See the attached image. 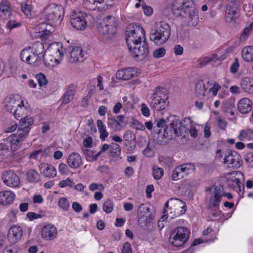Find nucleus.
<instances>
[{"instance_id": "nucleus-1", "label": "nucleus", "mask_w": 253, "mask_h": 253, "mask_svg": "<svg viewBox=\"0 0 253 253\" xmlns=\"http://www.w3.org/2000/svg\"><path fill=\"white\" fill-rule=\"evenodd\" d=\"M171 10L175 16L187 18L188 26L195 27L198 24V12L193 0H175Z\"/></svg>"}, {"instance_id": "nucleus-2", "label": "nucleus", "mask_w": 253, "mask_h": 253, "mask_svg": "<svg viewBox=\"0 0 253 253\" xmlns=\"http://www.w3.org/2000/svg\"><path fill=\"white\" fill-rule=\"evenodd\" d=\"M125 35L128 48H131L132 45L143 42L142 39H145L143 28L136 24L132 23L128 25L126 28Z\"/></svg>"}, {"instance_id": "nucleus-3", "label": "nucleus", "mask_w": 253, "mask_h": 253, "mask_svg": "<svg viewBox=\"0 0 253 253\" xmlns=\"http://www.w3.org/2000/svg\"><path fill=\"white\" fill-rule=\"evenodd\" d=\"M188 128L178 119H174L164 128L163 137L167 139L181 136L188 132Z\"/></svg>"}, {"instance_id": "nucleus-4", "label": "nucleus", "mask_w": 253, "mask_h": 253, "mask_svg": "<svg viewBox=\"0 0 253 253\" xmlns=\"http://www.w3.org/2000/svg\"><path fill=\"white\" fill-rule=\"evenodd\" d=\"M170 35V26L166 23L161 22L155 29L151 30L150 39L155 44L160 45L168 40Z\"/></svg>"}, {"instance_id": "nucleus-5", "label": "nucleus", "mask_w": 253, "mask_h": 253, "mask_svg": "<svg viewBox=\"0 0 253 253\" xmlns=\"http://www.w3.org/2000/svg\"><path fill=\"white\" fill-rule=\"evenodd\" d=\"M25 126V122L22 121L20 124L18 125L17 132L10 135L6 139L7 141L10 144L11 150L13 151L19 148L20 142L25 140L30 131V127H26Z\"/></svg>"}, {"instance_id": "nucleus-6", "label": "nucleus", "mask_w": 253, "mask_h": 253, "mask_svg": "<svg viewBox=\"0 0 253 253\" xmlns=\"http://www.w3.org/2000/svg\"><path fill=\"white\" fill-rule=\"evenodd\" d=\"M190 235V230L183 226H179L171 232L169 238V242L176 247L182 246L188 240Z\"/></svg>"}, {"instance_id": "nucleus-7", "label": "nucleus", "mask_w": 253, "mask_h": 253, "mask_svg": "<svg viewBox=\"0 0 253 253\" xmlns=\"http://www.w3.org/2000/svg\"><path fill=\"white\" fill-rule=\"evenodd\" d=\"M97 28L100 33L105 38H111L117 31L115 18L112 16H107L99 23Z\"/></svg>"}, {"instance_id": "nucleus-8", "label": "nucleus", "mask_w": 253, "mask_h": 253, "mask_svg": "<svg viewBox=\"0 0 253 253\" xmlns=\"http://www.w3.org/2000/svg\"><path fill=\"white\" fill-rule=\"evenodd\" d=\"M43 12L46 20L50 23H54L60 20L63 10L61 5L51 3L44 9Z\"/></svg>"}, {"instance_id": "nucleus-9", "label": "nucleus", "mask_w": 253, "mask_h": 253, "mask_svg": "<svg viewBox=\"0 0 253 253\" xmlns=\"http://www.w3.org/2000/svg\"><path fill=\"white\" fill-rule=\"evenodd\" d=\"M132 55L136 60H142L146 58L149 54V50L148 43L145 42V39L143 42H140L128 48Z\"/></svg>"}, {"instance_id": "nucleus-10", "label": "nucleus", "mask_w": 253, "mask_h": 253, "mask_svg": "<svg viewBox=\"0 0 253 253\" xmlns=\"http://www.w3.org/2000/svg\"><path fill=\"white\" fill-rule=\"evenodd\" d=\"M29 111L28 109L23 105V102L19 103V106L14 109L13 115L17 120L20 119L19 124H20L22 121L25 122V126L30 127L33 124L34 120L31 117H28Z\"/></svg>"}, {"instance_id": "nucleus-11", "label": "nucleus", "mask_w": 253, "mask_h": 253, "mask_svg": "<svg viewBox=\"0 0 253 253\" xmlns=\"http://www.w3.org/2000/svg\"><path fill=\"white\" fill-rule=\"evenodd\" d=\"M223 162L229 167L237 169L242 165V161L240 155L235 151L228 149L226 151Z\"/></svg>"}, {"instance_id": "nucleus-12", "label": "nucleus", "mask_w": 253, "mask_h": 253, "mask_svg": "<svg viewBox=\"0 0 253 253\" xmlns=\"http://www.w3.org/2000/svg\"><path fill=\"white\" fill-rule=\"evenodd\" d=\"M87 14L83 11H79L73 15L71 18V24L78 30H84L87 26Z\"/></svg>"}, {"instance_id": "nucleus-13", "label": "nucleus", "mask_w": 253, "mask_h": 253, "mask_svg": "<svg viewBox=\"0 0 253 253\" xmlns=\"http://www.w3.org/2000/svg\"><path fill=\"white\" fill-rule=\"evenodd\" d=\"M1 179L3 182L7 186L17 187L20 183L18 175L9 170L4 171L1 174Z\"/></svg>"}, {"instance_id": "nucleus-14", "label": "nucleus", "mask_w": 253, "mask_h": 253, "mask_svg": "<svg viewBox=\"0 0 253 253\" xmlns=\"http://www.w3.org/2000/svg\"><path fill=\"white\" fill-rule=\"evenodd\" d=\"M35 53L37 56H39L40 58L43 60L45 65L47 66H53L52 63L48 62L47 58H45V52L44 51V45L42 42H36L34 43L32 46L28 47Z\"/></svg>"}, {"instance_id": "nucleus-15", "label": "nucleus", "mask_w": 253, "mask_h": 253, "mask_svg": "<svg viewBox=\"0 0 253 253\" xmlns=\"http://www.w3.org/2000/svg\"><path fill=\"white\" fill-rule=\"evenodd\" d=\"M20 59L29 64H34L42 61L39 56H37L30 49L25 48L20 52Z\"/></svg>"}, {"instance_id": "nucleus-16", "label": "nucleus", "mask_w": 253, "mask_h": 253, "mask_svg": "<svg viewBox=\"0 0 253 253\" xmlns=\"http://www.w3.org/2000/svg\"><path fill=\"white\" fill-rule=\"evenodd\" d=\"M67 59L70 63L82 62L84 60V53L81 47L79 46L73 47L71 51L67 55Z\"/></svg>"}, {"instance_id": "nucleus-17", "label": "nucleus", "mask_w": 253, "mask_h": 253, "mask_svg": "<svg viewBox=\"0 0 253 253\" xmlns=\"http://www.w3.org/2000/svg\"><path fill=\"white\" fill-rule=\"evenodd\" d=\"M238 9L233 3L227 5L225 19L228 23H235L239 16Z\"/></svg>"}, {"instance_id": "nucleus-18", "label": "nucleus", "mask_w": 253, "mask_h": 253, "mask_svg": "<svg viewBox=\"0 0 253 253\" xmlns=\"http://www.w3.org/2000/svg\"><path fill=\"white\" fill-rule=\"evenodd\" d=\"M223 196V193L219 187L217 186L213 191V196L211 198L209 209H214L215 210L219 208L221 198Z\"/></svg>"}, {"instance_id": "nucleus-19", "label": "nucleus", "mask_w": 253, "mask_h": 253, "mask_svg": "<svg viewBox=\"0 0 253 253\" xmlns=\"http://www.w3.org/2000/svg\"><path fill=\"white\" fill-rule=\"evenodd\" d=\"M41 235L46 240H53L57 235L56 228L51 224L45 225L42 229Z\"/></svg>"}, {"instance_id": "nucleus-20", "label": "nucleus", "mask_w": 253, "mask_h": 253, "mask_svg": "<svg viewBox=\"0 0 253 253\" xmlns=\"http://www.w3.org/2000/svg\"><path fill=\"white\" fill-rule=\"evenodd\" d=\"M41 173L46 177H54L56 175V170L51 165L46 163L41 164L39 166Z\"/></svg>"}, {"instance_id": "nucleus-21", "label": "nucleus", "mask_w": 253, "mask_h": 253, "mask_svg": "<svg viewBox=\"0 0 253 253\" xmlns=\"http://www.w3.org/2000/svg\"><path fill=\"white\" fill-rule=\"evenodd\" d=\"M252 102L250 99L245 97L238 102V109L242 114H247L252 110Z\"/></svg>"}, {"instance_id": "nucleus-22", "label": "nucleus", "mask_w": 253, "mask_h": 253, "mask_svg": "<svg viewBox=\"0 0 253 253\" xmlns=\"http://www.w3.org/2000/svg\"><path fill=\"white\" fill-rule=\"evenodd\" d=\"M67 163L70 168L72 169L78 168L82 164L81 157L78 153L73 152L68 156Z\"/></svg>"}, {"instance_id": "nucleus-23", "label": "nucleus", "mask_w": 253, "mask_h": 253, "mask_svg": "<svg viewBox=\"0 0 253 253\" xmlns=\"http://www.w3.org/2000/svg\"><path fill=\"white\" fill-rule=\"evenodd\" d=\"M135 72L132 68H128L124 70H118L116 73V78L119 80H128L133 78Z\"/></svg>"}, {"instance_id": "nucleus-24", "label": "nucleus", "mask_w": 253, "mask_h": 253, "mask_svg": "<svg viewBox=\"0 0 253 253\" xmlns=\"http://www.w3.org/2000/svg\"><path fill=\"white\" fill-rule=\"evenodd\" d=\"M15 198V194L11 191L0 192V205L6 206L11 204Z\"/></svg>"}, {"instance_id": "nucleus-25", "label": "nucleus", "mask_w": 253, "mask_h": 253, "mask_svg": "<svg viewBox=\"0 0 253 253\" xmlns=\"http://www.w3.org/2000/svg\"><path fill=\"white\" fill-rule=\"evenodd\" d=\"M22 228L16 225L12 226L8 232V238L12 240V242H16L19 240L22 236Z\"/></svg>"}, {"instance_id": "nucleus-26", "label": "nucleus", "mask_w": 253, "mask_h": 253, "mask_svg": "<svg viewBox=\"0 0 253 253\" xmlns=\"http://www.w3.org/2000/svg\"><path fill=\"white\" fill-rule=\"evenodd\" d=\"M77 89V86L75 84H72L69 85L62 96V103L64 104L69 103L74 98Z\"/></svg>"}, {"instance_id": "nucleus-27", "label": "nucleus", "mask_w": 253, "mask_h": 253, "mask_svg": "<svg viewBox=\"0 0 253 253\" xmlns=\"http://www.w3.org/2000/svg\"><path fill=\"white\" fill-rule=\"evenodd\" d=\"M150 107L154 110L160 111L165 109L167 104L165 98H150Z\"/></svg>"}, {"instance_id": "nucleus-28", "label": "nucleus", "mask_w": 253, "mask_h": 253, "mask_svg": "<svg viewBox=\"0 0 253 253\" xmlns=\"http://www.w3.org/2000/svg\"><path fill=\"white\" fill-rule=\"evenodd\" d=\"M241 86L242 89L250 94H253V79L245 77L241 81Z\"/></svg>"}, {"instance_id": "nucleus-29", "label": "nucleus", "mask_w": 253, "mask_h": 253, "mask_svg": "<svg viewBox=\"0 0 253 253\" xmlns=\"http://www.w3.org/2000/svg\"><path fill=\"white\" fill-rule=\"evenodd\" d=\"M169 202L170 203L171 205L176 206L178 207H181L182 210L180 211V213L178 214V215L180 214H183L185 213V212L186 211V205H185V203H184L183 201H182L180 200H179L178 199L176 198H170L169 201H168L164 205V209L166 210V208H167L169 207Z\"/></svg>"}, {"instance_id": "nucleus-30", "label": "nucleus", "mask_w": 253, "mask_h": 253, "mask_svg": "<svg viewBox=\"0 0 253 253\" xmlns=\"http://www.w3.org/2000/svg\"><path fill=\"white\" fill-rule=\"evenodd\" d=\"M23 101L16 100L14 97H10L5 101L4 108L6 110L13 114L12 110H14L17 106H19V103H22Z\"/></svg>"}, {"instance_id": "nucleus-31", "label": "nucleus", "mask_w": 253, "mask_h": 253, "mask_svg": "<svg viewBox=\"0 0 253 253\" xmlns=\"http://www.w3.org/2000/svg\"><path fill=\"white\" fill-rule=\"evenodd\" d=\"M242 57L244 61L249 62L253 60V46L244 47L242 50Z\"/></svg>"}, {"instance_id": "nucleus-32", "label": "nucleus", "mask_w": 253, "mask_h": 253, "mask_svg": "<svg viewBox=\"0 0 253 253\" xmlns=\"http://www.w3.org/2000/svg\"><path fill=\"white\" fill-rule=\"evenodd\" d=\"M206 90L205 84L203 80H200L195 84V94L200 99L203 98L205 95Z\"/></svg>"}, {"instance_id": "nucleus-33", "label": "nucleus", "mask_w": 253, "mask_h": 253, "mask_svg": "<svg viewBox=\"0 0 253 253\" xmlns=\"http://www.w3.org/2000/svg\"><path fill=\"white\" fill-rule=\"evenodd\" d=\"M229 187L237 192H240L242 189H244V186L238 178H235L228 180Z\"/></svg>"}, {"instance_id": "nucleus-34", "label": "nucleus", "mask_w": 253, "mask_h": 253, "mask_svg": "<svg viewBox=\"0 0 253 253\" xmlns=\"http://www.w3.org/2000/svg\"><path fill=\"white\" fill-rule=\"evenodd\" d=\"M38 27L39 30V33H41V36H44L46 38V36L53 32V28L50 24H46L45 23L40 24Z\"/></svg>"}, {"instance_id": "nucleus-35", "label": "nucleus", "mask_w": 253, "mask_h": 253, "mask_svg": "<svg viewBox=\"0 0 253 253\" xmlns=\"http://www.w3.org/2000/svg\"><path fill=\"white\" fill-rule=\"evenodd\" d=\"M26 177L30 183H37L40 181V174L34 169H30L26 172Z\"/></svg>"}, {"instance_id": "nucleus-36", "label": "nucleus", "mask_w": 253, "mask_h": 253, "mask_svg": "<svg viewBox=\"0 0 253 253\" xmlns=\"http://www.w3.org/2000/svg\"><path fill=\"white\" fill-rule=\"evenodd\" d=\"M180 170L181 171V173L183 177L187 176L189 174L193 172L195 169V166L193 164H184L178 166Z\"/></svg>"}, {"instance_id": "nucleus-37", "label": "nucleus", "mask_w": 253, "mask_h": 253, "mask_svg": "<svg viewBox=\"0 0 253 253\" xmlns=\"http://www.w3.org/2000/svg\"><path fill=\"white\" fill-rule=\"evenodd\" d=\"M154 92L150 97V98H165V100L168 99V96L166 93V90L164 87L158 86L155 88Z\"/></svg>"}, {"instance_id": "nucleus-38", "label": "nucleus", "mask_w": 253, "mask_h": 253, "mask_svg": "<svg viewBox=\"0 0 253 253\" xmlns=\"http://www.w3.org/2000/svg\"><path fill=\"white\" fill-rule=\"evenodd\" d=\"M238 138L241 141L253 140V129L251 128L242 129L241 130Z\"/></svg>"}, {"instance_id": "nucleus-39", "label": "nucleus", "mask_w": 253, "mask_h": 253, "mask_svg": "<svg viewBox=\"0 0 253 253\" xmlns=\"http://www.w3.org/2000/svg\"><path fill=\"white\" fill-rule=\"evenodd\" d=\"M97 126L100 133V138L103 141L109 135L106 130V126L101 120H98L97 121Z\"/></svg>"}, {"instance_id": "nucleus-40", "label": "nucleus", "mask_w": 253, "mask_h": 253, "mask_svg": "<svg viewBox=\"0 0 253 253\" xmlns=\"http://www.w3.org/2000/svg\"><path fill=\"white\" fill-rule=\"evenodd\" d=\"M11 10L9 1L7 0H1L0 2V11L5 16L9 17L11 14Z\"/></svg>"}, {"instance_id": "nucleus-41", "label": "nucleus", "mask_w": 253, "mask_h": 253, "mask_svg": "<svg viewBox=\"0 0 253 253\" xmlns=\"http://www.w3.org/2000/svg\"><path fill=\"white\" fill-rule=\"evenodd\" d=\"M216 54H213L211 57H205L203 58L200 59L197 61V67L202 68L206 65L208 64L211 62L213 61H215L217 59Z\"/></svg>"}, {"instance_id": "nucleus-42", "label": "nucleus", "mask_w": 253, "mask_h": 253, "mask_svg": "<svg viewBox=\"0 0 253 253\" xmlns=\"http://www.w3.org/2000/svg\"><path fill=\"white\" fill-rule=\"evenodd\" d=\"M121 149L120 145L113 142L110 145V152L112 157H118L121 154Z\"/></svg>"}, {"instance_id": "nucleus-43", "label": "nucleus", "mask_w": 253, "mask_h": 253, "mask_svg": "<svg viewBox=\"0 0 253 253\" xmlns=\"http://www.w3.org/2000/svg\"><path fill=\"white\" fill-rule=\"evenodd\" d=\"M156 126L158 128V129L155 130L156 132H158L159 134H160L162 132L161 128L163 127H166L167 125H168L169 123V118H168L167 120H165L164 118L158 119L156 120Z\"/></svg>"}, {"instance_id": "nucleus-44", "label": "nucleus", "mask_w": 253, "mask_h": 253, "mask_svg": "<svg viewBox=\"0 0 253 253\" xmlns=\"http://www.w3.org/2000/svg\"><path fill=\"white\" fill-rule=\"evenodd\" d=\"M62 47V44L60 42H53L49 45L47 49L53 53L58 52L60 55H63L61 51Z\"/></svg>"}, {"instance_id": "nucleus-45", "label": "nucleus", "mask_w": 253, "mask_h": 253, "mask_svg": "<svg viewBox=\"0 0 253 253\" xmlns=\"http://www.w3.org/2000/svg\"><path fill=\"white\" fill-rule=\"evenodd\" d=\"M183 122L189 123V124H190L189 128L187 127V128H188V131H189L190 135L191 137L195 138L197 136L198 132L196 128L192 126L191 119L190 118H185L183 120Z\"/></svg>"}, {"instance_id": "nucleus-46", "label": "nucleus", "mask_w": 253, "mask_h": 253, "mask_svg": "<svg viewBox=\"0 0 253 253\" xmlns=\"http://www.w3.org/2000/svg\"><path fill=\"white\" fill-rule=\"evenodd\" d=\"M49 148H47L43 151L40 150L34 151L30 155L29 158L37 160L39 155H41L42 156H46L47 155V151H49Z\"/></svg>"}, {"instance_id": "nucleus-47", "label": "nucleus", "mask_w": 253, "mask_h": 253, "mask_svg": "<svg viewBox=\"0 0 253 253\" xmlns=\"http://www.w3.org/2000/svg\"><path fill=\"white\" fill-rule=\"evenodd\" d=\"M164 174V170L162 168H159L157 166L153 168V175L154 178L156 180L160 179Z\"/></svg>"}, {"instance_id": "nucleus-48", "label": "nucleus", "mask_w": 253, "mask_h": 253, "mask_svg": "<svg viewBox=\"0 0 253 253\" xmlns=\"http://www.w3.org/2000/svg\"><path fill=\"white\" fill-rule=\"evenodd\" d=\"M58 204L60 208L65 211H68L70 207L69 201L65 197L61 198L59 200Z\"/></svg>"}, {"instance_id": "nucleus-49", "label": "nucleus", "mask_w": 253, "mask_h": 253, "mask_svg": "<svg viewBox=\"0 0 253 253\" xmlns=\"http://www.w3.org/2000/svg\"><path fill=\"white\" fill-rule=\"evenodd\" d=\"M102 207L104 211L107 213H109L113 210V203L111 200L108 199L104 202Z\"/></svg>"}, {"instance_id": "nucleus-50", "label": "nucleus", "mask_w": 253, "mask_h": 253, "mask_svg": "<svg viewBox=\"0 0 253 253\" xmlns=\"http://www.w3.org/2000/svg\"><path fill=\"white\" fill-rule=\"evenodd\" d=\"M35 80L38 81L40 86L46 85L48 82L45 76L41 73L36 75Z\"/></svg>"}, {"instance_id": "nucleus-51", "label": "nucleus", "mask_w": 253, "mask_h": 253, "mask_svg": "<svg viewBox=\"0 0 253 253\" xmlns=\"http://www.w3.org/2000/svg\"><path fill=\"white\" fill-rule=\"evenodd\" d=\"M182 178L183 177L181 173V171L177 166L175 168L172 172L171 178L173 180L176 181Z\"/></svg>"}, {"instance_id": "nucleus-52", "label": "nucleus", "mask_w": 253, "mask_h": 253, "mask_svg": "<svg viewBox=\"0 0 253 253\" xmlns=\"http://www.w3.org/2000/svg\"><path fill=\"white\" fill-rule=\"evenodd\" d=\"M118 125H119V124L114 118H108L107 125L109 127L114 130H116L119 127Z\"/></svg>"}, {"instance_id": "nucleus-53", "label": "nucleus", "mask_w": 253, "mask_h": 253, "mask_svg": "<svg viewBox=\"0 0 253 253\" xmlns=\"http://www.w3.org/2000/svg\"><path fill=\"white\" fill-rule=\"evenodd\" d=\"M166 53V50L165 48L160 47L158 49H155L153 51V56L155 58H159L164 56Z\"/></svg>"}, {"instance_id": "nucleus-54", "label": "nucleus", "mask_w": 253, "mask_h": 253, "mask_svg": "<svg viewBox=\"0 0 253 253\" xmlns=\"http://www.w3.org/2000/svg\"><path fill=\"white\" fill-rule=\"evenodd\" d=\"M74 182L72 181L69 178H66L65 180H61L59 184L60 187H65L66 186H69L72 187L74 185Z\"/></svg>"}, {"instance_id": "nucleus-55", "label": "nucleus", "mask_w": 253, "mask_h": 253, "mask_svg": "<svg viewBox=\"0 0 253 253\" xmlns=\"http://www.w3.org/2000/svg\"><path fill=\"white\" fill-rule=\"evenodd\" d=\"M21 8L22 11L28 16H31V6L26 3H22Z\"/></svg>"}, {"instance_id": "nucleus-56", "label": "nucleus", "mask_w": 253, "mask_h": 253, "mask_svg": "<svg viewBox=\"0 0 253 253\" xmlns=\"http://www.w3.org/2000/svg\"><path fill=\"white\" fill-rule=\"evenodd\" d=\"M59 171L63 175H67L70 171L68 166L63 163L59 165Z\"/></svg>"}, {"instance_id": "nucleus-57", "label": "nucleus", "mask_w": 253, "mask_h": 253, "mask_svg": "<svg viewBox=\"0 0 253 253\" xmlns=\"http://www.w3.org/2000/svg\"><path fill=\"white\" fill-rule=\"evenodd\" d=\"M43 214L36 213L33 212H29L27 213V217H28L30 220L32 221L34 219L41 218L44 216Z\"/></svg>"}, {"instance_id": "nucleus-58", "label": "nucleus", "mask_w": 253, "mask_h": 253, "mask_svg": "<svg viewBox=\"0 0 253 253\" xmlns=\"http://www.w3.org/2000/svg\"><path fill=\"white\" fill-rule=\"evenodd\" d=\"M239 63L237 58H235L234 63L231 65L230 68V71L232 73H236L238 70Z\"/></svg>"}, {"instance_id": "nucleus-59", "label": "nucleus", "mask_w": 253, "mask_h": 253, "mask_svg": "<svg viewBox=\"0 0 253 253\" xmlns=\"http://www.w3.org/2000/svg\"><path fill=\"white\" fill-rule=\"evenodd\" d=\"M134 134L132 131L130 130L126 131L124 134V138L125 139L126 141H131L132 139H134Z\"/></svg>"}, {"instance_id": "nucleus-60", "label": "nucleus", "mask_w": 253, "mask_h": 253, "mask_svg": "<svg viewBox=\"0 0 253 253\" xmlns=\"http://www.w3.org/2000/svg\"><path fill=\"white\" fill-rule=\"evenodd\" d=\"M141 112L142 114L145 117H149L150 116L149 109L144 103H142L141 105Z\"/></svg>"}, {"instance_id": "nucleus-61", "label": "nucleus", "mask_w": 253, "mask_h": 253, "mask_svg": "<svg viewBox=\"0 0 253 253\" xmlns=\"http://www.w3.org/2000/svg\"><path fill=\"white\" fill-rule=\"evenodd\" d=\"M217 122L218 127L222 129L225 130L226 127L227 125V122L223 120L220 118V117H218L217 118Z\"/></svg>"}, {"instance_id": "nucleus-62", "label": "nucleus", "mask_w": 253, "mask_h": 253, "mask_svg": "<svg viewBox=\"0 0 253 253\" xmlns=\"http://www.w3.org/2000/svg\"><path fill=\"white\" fill-rule=\"evenodd\" d=\"M122 253H132L130 243L126 242L123 246Z\"/></svg>"}, {"instance_id": "nucleus-63", "label": "nucleus", "mask_w": 253, "mask_h": 253, "mask_svg": "<svg viewBox=\"0 0 253 253\" xmlns=\"http://www.w3.org/2000/svg\"><path fill=\"white\" fill-rule=\"evenodd\" d=\"M144 13L147 16L151 15L153 13V9L150 6L146 5L145 4L142 5Z\"/></svg>"}, {"instance_id": "nucleus-64", "label": "nucleus", "mask_w": 253, "mask_h": 253, "mask_svg": "<svg viewBox=\"0 0 253 253\" xmlns=\"http://www.w3.org/2000/svg\"><path fill=\"white\" fill-rule=\"evenodd\" d=\"M245 160L251 167H253V153L248 154Z\"/></svg>"}]
</instances>
